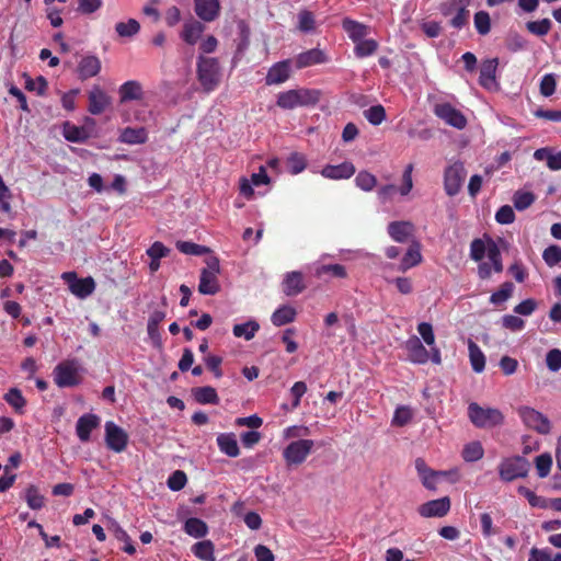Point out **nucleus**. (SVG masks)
<instances>
[{
  "label": "nucleus",
  "mask_w": 561,
  "mask_h": 561,
  "mask_svg": "<svg viewBox=\"0 0 561 561\" xmlns=\"http://www.w3.org/2000/svg\"><path fill=\"white\" fill-rule=\"evenodd\" d=\"M184 530L187 535L194 537V538H203L208 533L207 524L196 517H191L186 519L184 524Z\"/></svg>",
  "instance_id": "nucleus-40"
},
{
  "label": "nucleus",
  "mask_w": 561,
  "mask_h": 561,
  "mask_svg": "<svg viewBox=\"0 0 561 561\" xmlns=\"http://www.w3.org/2000/svg\"><path fill=\"white\" fill-rule=\"evenodd\" d=\"M64 137L71 142H79L83 144L85 142L89 137L90 133L88 129L83 126H76L69 122H66L64 124Z\"/></svg>",
  "instance_id": "nucleus-32"
},
{
  "label": "nucleus",
  "mask_w": 561,
  "mask_h": 561,
  "mask_svg": "<svg viewBox=\"0 0 561 561\" xmlns=\"http://www.w3.org/2000/svg\"><path fill=\"white\" fill-rule=\"evenodd\" d=\"M434 113L446 124L457 129H463L467 125L465 115L449 103L436 104L434 107Z\"/></svg>",
  "instance_id": "nucleus-13"
},
{
  "label": "nucleus",
  "mask_w": 561,
  "mask_h": 561,
  "mask_svg": "<svg viewBox=\"0 0 561 561\" xmlns=\"http://www.w3.org/2000/svg\"><path fill=\"white\" fill-rule=\"evenodd\" d=\"M197 79L206 92L214 91L220 82V66L217 58L199 56Z\"/></svg>",
  "instance_id": "nucleus-2"
},
{
  "label": "nucleus",
  "mask_w": 561,
  "mask_h": 561,
  "mask_svg": "<svg viewBox=\"0 0 561 561\" xmlns=\"http://www.w3.org/2000/svg\"><path fill=\"white\" fill-rule=\"evenodd\" d=\"M193 397L199 404H218L219 397L210 386L197 387L192 390Z\"/></svg>",
  "instance_id": "nucleus-33"
},
{
  "label": "nucleus",
  "mask_w": 561,
  "mask_h": 561,
  "mask_svg": "<svg viewBox=\"0 0 561 561\" xmlns=\"http://www.w3.org/2000/svg\"><path fill=\"white\" fill-rule=\"evenodd\" d=\"M535 466L540 478H546L552 467V457L550 454L545 453L536 457Z\"/></svg>",
  "instance_id": "nucleus-54"
},
{
  "label": "nucleus",
  "mask_w": 561,
  "mask_h": 561,
  "mask_svg": "<svg viewBox=\"0 0 561 561\" xmlns=\"http://www.w3.org/2000/svg\"><path fill=\"white\" fill-rule=\"evenodd\" d=\"M187 482V478L184 471L175 470L168 479L167 483L170 490L180 491Z\"/></svg>",
  "instance_id": "nucleus-61"
},
{
  "label": "nucleus",
  "mask_w": 561,
  "mask_h": 561,
  "mask_svg": "<svg viewBox=\"0 0 561 561\" xmlns=\"http://www.w3.org/2000/svg\"><path fill=\"white\" fill-rule=\"evenodd\" d=\"M118 140L127 145H141L148 140V133L144 127H126L121 131Z\"/></svg>",
  "instance_id": "nucleus-29"
},
{
  "label": "nucleus",
  "mask_w": 561,
  "mask_h": 561,
  "mask_svg": "<svg viewBox=\"0 0 561 561\" xmlns=\"http://www.w3.org/2000/svg\"><path fill=\"white\" fill-rule=\"evenodd\" d=\"M314 446L312 439H297L291 442L283 450V457L287 466L302 463Z\"/></svg>",
  "instance_id": "nucleus-7"
},
{
  "label": "nucleus",
  "mask_w": 561,
  "mask_h": 561,
  "mask_svg": "<svg viewBox=\"0 0 561 561\" xmlns=\"http://www.w3.org/2000/svg\"><path fill=\"white\" fill-rule=\"evenodd\" d=\"M100 424V417L95 414L88 413L80 416L77 421L76 432L81 442H88L91 432Z\"/></svg>",
  "instance_id": "nucleus-22"
},
{
  "label": "nucleus",
  "mask_w": 561,
  "mask_h": 561,
  "mask_svg": "<svg viewBox=\"0 0 561 561\" xmlns=\"http://www.w3.org/2000/svg\"><path fill=\"white\" fill-rule=\"evenodd\" d=\"M484 450L479 442L467 444L462 450V457L468 462L478 461L483 457Z\"/></svg>",
  "instance_id": "nucleus-49"
},
{
  "label": "nucleus",
  "mask_w": 561,
  "mask_h": 561,
  "mask_svg": "<svg viewBox=\"0 0 561 561\" xmlns=\"http://www.w3.org/2000/svg\"><path fill=\"white\" fill-rule=\"evenodd\" d=\"M469 358L472 369L482 373L485 367V356L481 348L472 340H468Z\"/></svg>",
  "instance_id": "nucleus-36"
},
{
  "label": "nucleus",
  "mask_w": 561,
  "mask_h": 561,
  "mask_svg": "<svg viewBox=\"0 0 561 561\" xmlns=\"http://www.w3.org/2000/svg\"><path fill=\"white\" fill-rule=\"evenodd\" d=\"M296 314L297 312L295 308L288 305H283L273 312L271 321L274 325L282 327L295 321Z\"/></svg>",
  "instance_id": "nucleus-34"
},
{
  "label": "nucleus",
  "mask_w": 561,
  "mask_h": 561,
  "mask_svg": "<svg viewBox=\"0 0 561 561\" xmlns=\"http://www.w3.org/2000/svg\"><path fill=\"white\" fill-rule=\"evenodd\" d=\"M470 421L481 428L494 427L503 423L504 416L499 409L482 408L478 403H470L468 407Z\"/></svg>",
  "instance_id": "nucleus-3"
},
{
  "label": "nucleus",
  "mask_w": 561,
  "mask_h": 561,
  "mask_svg": "<svg viewBox=\"0 0 561 561\" xmlns=\"http://www.w3.org/2000/svg\"><path fill=\"white\" fill-rule=\"evenodd\" d=\"M499 65L497 58H492L484 60L480 68V84L488 90H496L499 88V83L496 81V69Z\"/></svg>",
  "instance_id": "nucleus-16"
},
{
  "label": "nucleus",
  "mask_w": 561,
  "mask_h": 561,
  "mask_svg": "<svg viewBox=\"0 0 561 561\" xmlns=\"http://www.w3.org/2000/svg\"><path fill=\"white\" fill-rule=\"evenodd\" d=\"M204 31L205 25L202 22L191 20L184 23L181 37L186 44L194 45L197 43Z\"/></svg>",
  "instance_id": "nucleus-28"
},
{
  "label": "nucleus",
  "mask_w": 561,
  "mask_h": 561,
  "mask_svg": "<svg viewBox=\"0 0 561 561\" xmlns=\"http://www.w3.org/2000/svg\"><path fill=\"white\" fill-rule=\"evenodd\" d=\"M316 275L318 277L329 276L335 278L346 277V270L340 264H323L316 268Z\"/></svg>",
  "instance_id": "nucleus-43"
},
{
  "label": "nucleus",
  "mask_w": 561,
  "mask_h": 561,
  "mask_svg": "<svg viewBox=\"0 0 561 561\" xmlns=\"http://www.w3.org/2000/svg\"><path fill=\"white\" fill-rule=\"evenodd\" d=\"M415 469L422 480L423 485L430 490H434L436 488V483L439 477L447 474L443 471L431 470L426 466L425 461L421 458L415 460Z\"/></svg>",
  "instance_id": "nucleus-25"
},
{
  "label": "nucleus",
  "mask_w": 561,
  "mask_h": 561,
  "mask_svg": "<svg viewBox=\"0 0 561 561\" xmlns=\"http://www.w3.org/2000/svg\"><path fill=\"white\" fill-rule=\"evenodd\" d=\"M61 277L69 285L70 291L78 298H87L95 289V282L91 276L78 278L76 272H65Z\"/></svg>",
  "instance_id": "nucleus-9"
},
{
  "label": "nucleus",
  "mask_w": 561,
  "mask_h": 561,
  "mask_svg": "<svg viewBox=\"0 0 561 561\" xmlns=\"http://www.w3.org/2000/svg\"><path fill=\"white\" fill-rule=\"evenodd\" d=\"M466 178V170L462 163L456 162L445 170L444 187L449 196H455L459 193L463 180Z\"/></svg>",
  "instance_id": "nucleus-11"
},
{
  "label": "nucleus",
  "mask_w": 561,
  "mask_h": 561,
  "mask_svg": "<svg viewBox=\"0 0 561 561\" xmlns=\"http://www.w3.org/2000/svg\"><path fill=\"white\" fill-rule=\"evenodd\" d=\"M306 288L304 275L298 271L288 272L282 283V290L288 297L297 296Z\"/></svg>",
  "instance_id": "nucleus-18"
},
{
  "label": "nucleus",
  "mask_w": 561,
  "mask_h": 561,
  "mask_svg": "<svg viewBox=\"0 0 561 561\" xmlns=\"http://www.w3.org/2000/svg\"><path fill=\"white\" fill-rule=\"evenodd\" d=\"M239 36L240 41L237 45V56L242 55L250 45V28L244 21L239 23Z\"/></svg>",
  "instance_id": "nucleus-57"
},
{
  "label": "nucleus",
  "mask_w": 561,
  "mask_h": 561,
  "mask_svg": "<svg viewBox=\"0 0 561 561\" xmlns=\"http://www.w3.org/2000/svg\"><path fill=\"white\" fill-rule=\"evenodd\" d=\"M25 500L30 508L41 510L44 506L45 499L39 493L37 486L31 484L25 491Z\"/></svg>",
  "instance_id": "nucleus-48"
},
{
  "label": "nucleus",
  "mask_w": 561,
  "mask_h": 561,
  "mask_svg": "<svg viewBox=\"0 0 561 561\" xmlns=\"http://www.w3.org/2000/svg\"><path fill=\"white\" fill-rule=\"evenodd\" d=\"M552 23L549 19H542L539 21H530L526 23V28L534 35L545 36L551 30Z\"/></svg>",
  "instance_id": "nucleus-52"
},
{
  "label": "nucleus",
  "mask_w": 561,
  "mask_h": 561,
  "mask_svg": "<svg viewBox=\"0 0 561 561\" xmlns=\"http://www.w3.org/2000/svg\"><path fill=\"white\" fill-rule=\"evenodd\" d=\"M206 267L202 270L198 291L202 295H216L220 290L218 274L220 273L219 260L216 256L206 260Z\"/></svg>",
  "instance_id": "nucleus-4"
},
{
  "label": "nucleus",
  "mask_w": 561,
  "mask_h": 561,
  "mask_svg": "<svg viewBox=\"0 0 561 561\" xmlns=\"http://www.w3.org/2000/svg\"><path fill=\"white\" fill-rule=\"evenodd\" d=\"M3 399L15 411V413H24L27 401L19 388H10Z\"/></svg>",
  "instance_id": "nucleus-35"
},
{
  "label": "nucleus",
  "mask_w": 561,
  "mask_h": 561,
  "mask_svg": "<svg viewBox=\"0 0 561 561\" xmlns=\"http://www.w3.org/2000/svg\"><path fill=\"white\" fill-rule=\"evenodd\" d=\"M298 30L302 33H311L316 30V20L311 11L302 10L298 13Z\"/></svg>",
  "instance_id": "nucleus-50"
},
{
  "label": "nucleus",
  "mask_w": 561,
  "mask_h": 561,
  "mask_svg": "<svg viewBox=\"0 0 561 561\" xmlns=\"http://www.w3.org/2000/svg\"><path fill=\"white\" fill-rule=\"evenodd\" d=\"M25 89L28 91H36L38 95H44L47 90V80L39 76L35 80L27 77L25 81Z\"/></svg>",
  "instance_id": "nucleus-62"
},
{
  "label": "nucleus",
  "mask_w": 561,
  "mask_h": 561,
  "mask_svg": "<svg viewBox=\"0 0 561 561\" xmlns=\"http://www.w3.org/2000/svg\"><path fill=\"white\" fill-rule=\"evenodd\" d=\"M542 259L548 266H554L561 262V247L549 245L542 253Z\"/></svg>",
  "instance_id": "nucleus-60"
},
{
  "label": "nucleus",
  "mask_w": 561,
  "mask_h": 561,
  "mask_svg": "<svg viewBox=\"0 0 561 561\" xmlns=\"http://www.w3.org/2000/svg\"><path fill=\"white\" fill-rule=\"evenodd\" d=\"M193 554L203 561H216L215 546L210 540H202L192 546Z\"/></svg>",
  "instance_id": "nucleus-37"
},
{
  "label": "nucleus",
  "mask_w": 561,
  "mask_h": 561,
  "mask_svg": "<svg viewBox=\"0 0 561 561\" xmlns=\"http://www.w3.org/2000/svg\"><path fill=\"white\" fill-rule=\"evenodd\" d=\"M321 174L332 180L348 179L351 178V164L347 162L336 165L329 164L322 169Z\"/></svg>",
  "instance_id": "nucleus-38"
},
{
  "label": "nucleus",
  "mask_w": 561,
  "mask_h": 561,
  "mask_svg": "<svg viewBox=\"0 0 561 561\" xmlns=\"http://www.w3.org/2000/svg\"><path fill=\"white\" fill-rule=\"evenodd\" d=\"M369 28L353 21V45L354 53L358 58L371 56L378 49V42L367 37Z\"/></svg>",
  "instance_id": "nucleus-5"
},
{
  "label": "nucleus",
  "mask_w": 561,
  "mask_h": 561,
  "mask_svg": "<svg viewBox=\"0 0 561 561\" xmlns=\"http://www.w3.org/2000/svg\"><path fill=\"white\" fill-rule=\"evenodd\" d=\"M110 103V96L99 85H94L89 92L88 110L92 115L102 114Z\"/></svg>",
  "instance_id": "nucleus-21"
},
{
  "label": "nucleus",
  "mask_w": 561,
  "mask_h": 561,
  "mask_svg": "<svg viewBox=\"0 0 561 561\" xmlns=\"http://www.w3.org/2000/svg\"><path fill=\"white\" fill-rule=\"evenodd\" d=\"M473 23L480 35H486L491 30V19L486 11H479L474 14Z\"/></svg>",
  "instance_id": "nucleus-53"
},
{
  "label": "nucleus",
  "mask_w": 561,
  "mask_h": 561,
  "mask_svg": "<svg viewBox=\"0 0 561 561\" xmlns=\"http://www.w3.org/2000/svg\"><path fill=\"white\" fill-rule=\"evenodd\" d=\"M408 359L414 364H425L430 359V352L425 348L417 336L410 337L405 344Z\"/></svg>",
  "instance_id": "nucleus-17"
},
{
  "label": "nucleus",
  "mask_w": 561,
  "mask_h": 561,
  "mask_svg": "<svg viewBox=\"0 0 561 561\" xmlns=\"http://www.w3.org/2000/svg\"><path fill=\"white\" fill-rule=\"evenodd\" d=\"M276 105L283 110H294L298 106L296 90H287L277 94Z\"/></svg>",
  "instance_id": "nucleus-45"
},
{
  "label": "nucleus",
  "mask_w": 561,
  "mask_h": 561,
  "mask_svg": "<svg viewBox=\"0 0 561 561\" xmlns=\"http://www.w3.org/2000/svg\"><path fill=\"white\" fill-rule=\"evenodd\" d=\"M115 31L121 37H131L139 33L140 24L137 20L129 19L127 22L116 23Z\"/></svg>",
  "instance_id": "nucleus-46"
},
{
  "label": "nucleus",
  "mask_w": 561,
  "mask_h": 561,
  "mask_svg": "<svg viewBox=\"0 0 561 561\" xmlns=\"http://www.w3.org/2000/svg\"><path fill=\"white\" fill-rule=\"evenodd\" d=\"M299 107L313 106L321 100L322 92L318 89L300 88L295 89Z\"/></svg>",
  "instance_id": "nucleus-31"
},
{
  "label": "nucleus",
  "mask_w": 561,
  "mask_h": 561,
  "mask_svg": "<svg viewBox=\"0 0 561 561\" xmlns=\"http://www.w3.org/2000/svg\"><path fill=\"white\" fill-rule=\"evenodd\" d=\"M101 70V61L96 56L82 57L78 65V75L81 80L96 76Z\"/></svg>",
  "instance_id": "nucleus-26"
},
{
  "label": "nucleus",
  "mask_w": 561,
  "mask_h": 561,
  "mask_svg": "<svg viewBox=\"0 0 561 561\" xmlns=\"http://www.w3.org/2000/svg\"><path fill=\"white\" fill-rule=\"evenodd\" d=\"M259 329L260 325L256 321H248L245 323L236 324L232 332L236 337H244L247 341H250L254 337Z\"/></svg>",
  "instance_id": "nucleus-42"
},
{
  "label": "nucleus",
  "mask_w": 561,
  "mask_h": 561,
  "mask_svg": "<svg viewBox=\"0 0 561 561\" xmlns=\"http://www.w3.org/2000/svg\"><path fill=\"white\" fill-rule=\"evenodd\" d=\"M119 102L141 101L144 99L142 85L137 80H129L123 83L118 90Z\"/></svg>",
  "instance_id": "nucleus-24"
},
{
  "label": "nucleus",
  "mask_w": 561,
  "mask_h": 561,
  "mask_svg": "<svg viewBox=\"0 0 561 561\" xmlns=\"http://www.w3.org/2000/svg\"><path fill=\"white\" fill-rule=\"evenodd\" d=\"M470 0H456L446 9H443L442 12L445 15L451 13V10L455 9L457 11L456 15L450 20V24L455 28L463 27L469 21V10L467 5Z\"/></svg>",
  "instance_id": "nucleus-20"
},
{
  "label": "nucleus",
  "mask_w": 561,
  "mask_h": 561,
  "mask_svg": "<svg viewBox=\"0 0 561 561\" xmlns=\"http://www.w3.org/2000/svg\"><path fill=\"white\" fill-rule=\"evenodd\" d=\"M356 185L363 191H371L377 183L376 178L368 172H359L356 176Z\"/></svg>",
  "instance_id": "nucleus-63"
},
{
  "label": "nucleus",
  "mask_w": 561,
  "mask_h": 561,
  "mask_svg": "<svg viewBox=\"0 0 561 561\" xmlns=\"http://www.w3.org/2000/svg\"><path fill=\"white\" fill-rule=\"evenodd\" d=\"M517 412L527 427L540 434H548L550 432V422L540 412L529 407H520Z\"/></svg>",
  "instance_id": "nucleus-10"
},
{
  "label": "nucleus",
  "mask_w": 561,
  "mask_h": 561,
  "mask_svg": "<svg viewBox=\"0 0 561 561\" xmlns=\"http://www.w3.org/2000/svg\"><path fill=\"white\" fill-rule=\"evenodd\" d=\"M485 256L492 262L494 273L503 271L501 251L497 244L490 238L486 240L474 239L470 244V257L476 262H481Z\"/></svg>",
  "instance_id": "nucleus-1"
},
{
  "label": "nucleus",
  "mask_w": 561,
  "mask_h": 561,
  "mask_svg": "<svg viewBox=\"0 0 561 561\" xmlns=\"http://www.w3.org/2000/svg\"><path fill=\"white\" fill-rule=\"evenodd\" d=\"M196 15L204 22H213L219 15V0H194Z\"/></svg>",
  "instance_id": "nucleus-19"
},
{
  "label": "nucleus",
  "mask_w": 561,
  "mask_h": 561,
  "mask_svg": "<svg viewBox=\"0 0 561 561\" xmlns=\"http://www.w3.org/2000/svg\"><path fill=\"white\" fill-rule=\"evenodd\" d=\"M450 510V500L444 496L437 500L428 501L419 507V513L422 517H443Z\"/></svg>",
  "instance_id": "nucleus-15"
},
{
  "label": "nucleus",
  "mask_w": 561,
  "mask_h": 561,
  "mask_svg": "<svg viewBox=\"0 0 561 561\" xmlns=\"http://www.w3.org/2000/svg\"><path fill=\"white\" fill-rule=\"evenodd\" d=\"M217 445L221 453L229 457H238L240 449L233 433H222L217 436Z\"/></svg>",
  "instance_id": "nucleus-30"
},
{
  "label": "nucleus",
  "mask_w": 561,
  "mask_h": 561,
  "mask_svg": "<svg viewBox=\"0 0 561 561\" xmlns=\"http://www.w3.org/2000/svg\"><path fill=\"white\" fill-rule=\"evenodd\" d=\"M388 233L396 242H407L413 233V225L409 221H392L388 226Z\"/></svg>",
  "instance_id": "nucleus-27"
},
{
  "label": "nucleus",
  "mask_w": 561,
  "mask_h": 561,
  "mask_svg": "<svg viewBox=\"0 0 561 561\" xmlns=\"http://www.w3.org/2000/svg\"><path fill=\"white\" fill-rule=\"evenodd\" d=\"M327 61L328 57L325 53L319 48H312L307 51L300 53L295 59L297 69L324 64Z\"/></svg>",
  "instance_id": "nucleus-23"
},
{
  "label": "nucleus",
  "mask_w": 561,
  "mask_h": 561,
  "mask_svg": "<svg viewBox=\"0 0 561 561\" xmlns=\"http://www.w3.org/2000/svg\"><path fill=\"white\" fill-rule=\"evenodd\" d=\"M176 249L184 254L188 255H203L209 252L207 247L190 242V241H178Z\"/></svg>",
  "instance_id": "nucleus-51"
},
{
  "label": "nucleus",
  "mask_w": 561,
  "mask_h": 561,
  "mask_svg": "<svg viewBox=\"0 0 561 561\" xmlns=\"http://www.w3.org/2000/svg\"><path fill=\"white\" fill-rule=\"evenodd\" d=\"M421 260H422V255L420 252V244L415 242L409 248V250L402 257L400 270L407 271V270L417 265L421 262Z\"/></svg>",
  "instance_id": "nucleus-41"
},
{
  "label": "nucleus",
  "mask_w": 561,
  "mask_h": 561,
  "mask_svg": "<svg viewBox=\"0 0 561 561\" xmlns=\"http://www.w3.org/2000/svg\"><path fill=\"white\" fill-rule=\"evenodd\" d=\"M364 117L374 126L380 125L386 119L385 107L380 104L371 105L363 111Z\"/></svg>",
  "instance_id": "nucleus-44"
},
{
  "label": "nucleus",
  "mask_w": 561,
  "mask_h": 561,
  "mask_svg": "<svg viewBox=\"0 0 561 561\" xmlns=\"http://www.w3.org/2000/svg\"><path fill=\"white\" fill-rule=\"evenodd\" d=\"M291 75V60L286 59L274 64L267 71L265 83L267 85L282 84L286 82Z\"/></svg>",
  "instance_id": "nucleus-14"
},
{
  "label": "nucleus",
  "mask_w": 561,
  "mask_h": 561,
  "mask_svg": "<svg viewBox=\"0 0 561 561\" xmlns=\"http://www.w3.org/2000/svg\"><path fill=\"white\" fill-rule=\"evenodd\" d=\"M546 364L551 371L561 369V351L558 348L549 351L546 356Z\"/></svg>",
  "instance_id": "nucleus-64"
},
{
  "label": "nucleus",
  "mask_w": 561,
  "mask_h": 561,
  "mask_svg": "<svg viewBox=\"0 0 561 561\" xmlns=\"http://www.w3.org/2000/svg\"><path fill=\"white\" fill-rule=\"evenodd\" d=\"M108 529L113 533L114 537L119 540V541H123L125 542V546L123 547V550L129 554H134L136 552V548L129 537V535L126 533V530H124L121 525L112 519L110 522V526H108Z\"/></svg>",
  "instance_id": "nucleus-39"
},
{
  "label": "nucleus",
  "mask_w": 561,
  "mask_h": 561,
  "mask_svg": "<svg viewBox=\"0 0 561 561\" xmlns=\"http://www.w3.org/2000/svg\"><path fill=\"white\" fill-rule=\"evenodd\" d=\"M514 291V284L505 282L501 285L500 289L494 291L490 297V302L493 305H501L510 299Z\"/></svg>",
  "instance_id": "nucleus-47"
},
{
  "label": "nucleus",
  "mask_w": 561,
  "mask_h": 561,
  "mask_svg": "<svg viewBox=\"0 0 561 561\" xmlns=\"http://www.w3.org/2000/svg\"><path fill=\"white\" fill-rule=\"evenodd\" d=\"M105 443L108 449L122 453L128 444V434L114 422L105 423Z\"/></svg>",
  "instance_id": "nucleus-12"
},
{
  "label": "nucleus",
  "mask_w": 561,
  "mask_h": 561,
  "mask_svg": "<svg viewBox=\"0 0 561 561\" xmlns=\"http://www.w3.org/2000/svg\"><path fill=\"white\" fill-rule=\"evenodd\" d=\"M287 167L291 174L302 172L307 167L306 157L298 152L291 153L287 159Z\"/></svg>",
  "instance_id": "nucleus-55"
},
{
  "label": "nucleus",
  "mask_w": 561,
  "mask_h": 561,
  "mask_svg": "<svg viewBox=\"0 0 561 561\" xmlns=\"http://www.w3.org/2000/svg\"><path fill=\"white\" fill-rule=\"evenodd\" d=\"M413 417V412L411 408L407 405H402L396 409L392 424L397 426H404L407 425Z\"/></svg>",
  "instance_id": "nucleus-58"
},
{
  "label": "nucleus",
  "mask_w": 561,
  "mask_h": 561,
  "mask_svg": "<svg viewBox=\"0 0 561 561\" xmlns=\"http://www.w3.org/2000/svg\"><path fill=\"white\" fill-rule=\"evenodd\" d=\"M54 381L59 388L79 385L80 377L73 362H61L54 368Z\"/></svg>",
  "instance_id": "nucleus-8"
},
{
  "label": "nucleus",
  "mask_w": 561,
  "mask_h": 561,
  "mask_svg": "<svg viewBox=\"0 0 561 561\" xmlns=\"http://www.w3.org/2000/svg\"><path fill=\"white\" fill-rule=\"evenodd\" d=\"M535 202V195L530 192L517 191L514 194L513 203L517 210H525Z\"/></svg>",
  "instance_id": "nucleus-56"
},
{
  "label": "nucleus",
  "mask_w": 561,
  "mask_h": 561,
  "mask_svg": "<svg viewBox=\"0 0 561 561\" xmlns=\"http://www.w3.org/2000/svg\"><path fill=\"white\" fill-rule=\"evenodd\" d=\"M528 561H561V553L552 557L548 549L533 548Z\"/></svg>",
  "instance_id": "nucleus-59"
},
{
  "label": "nucleus",
  "mask_w": 561,
  "mask_h": 561,
  "mask_svg": "<svg viewBox=\"0 0 561 561\" xmlns=\"http://www.w3.org/2000/svg\"><path fill=\"white\" fill-rule=\"evenodd\" d=\"M529 469L530 463L526 458L515 456L502 460L499 466V474L503 481L511 482L518 478H525Z\"/></svg>",
  "instance_id": "nucleus-6"
}]
</instances>
